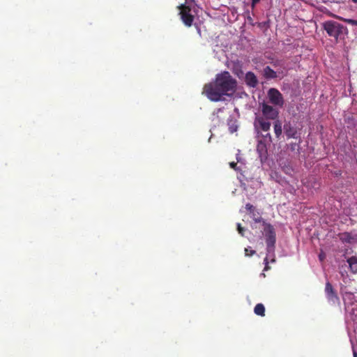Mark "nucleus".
<instances>
[{
	"mask_svg": "<svg viewBox=\"0 0 357 357\" xmlns=\"http://www.w3.org/2000/svg\"><path fill=\"white\" fill-rule=\"evenodd\" d=\"M319 257L321 261L324 260V257L322 255H319Z\"/></svg>",
	"mask_w": 357,
	"mask_h": 357,
	"instance_id": "25",
	"label": "nucleus"
},
{
	"mask_svg": "<svg viewBox=\"0 0 357 357\" xmlns=\"http://www.w3.org/2000/svg\"><path fill=\"white\" fill-rule=\"evenodd\" d=\"M254 312L257 315L264 317L265 315V307L262 303H258L254 308Z\"/></svg>",
	"mask_w": 357,
	"mask_h": 357,
	"instance_id": "13",
	"label": "nucleus"
},
{
	"mask_svg": "<svg viewBox=\"0 0 357 357\" xmlns=\"http://www.w3.org/2000/svg\"><path fill=\"white\" fill-rule=\"evenodd\" d=\"M245 254L246 256H252L254 254H255V251L252 250H249L248 248H245Z\"/></svg>",
	"mask_w": 357,
	"mask_h": 357,
	"instance_id": "19",
	"label": "nucleus"
},
{
	"mask_svg": "<svg viewBox=\"0 0 357 357\" xmlns=\"http://www.w3.org/2000/svg\"><path fill=\"white\" fill-rule=\"evenodd\" d=\"M250 214H251V218L253 219V220L255 222H257V223L265 222L264 221L263 218L261 217L260 213L258 211H252V213Z\"/></svg>",
	"mask_w": 357,
	"mask_h": 357,
	"instance_id": "14",
	"label": "nucleus"
},
{
	"mask_svg": "<svg viewBox=\"0 0 357 357\" xmlns=\"http://www.w3.org/2000/svg\"><path fill=\"white\" fill-rule=\"evenodd\" d=\"M325 293L326 298L329 301L335 303L339 301V297L337 294L336 291L334 289L333 287L329 282H327L326 283Z\"/></svg>",
	"mask_w": 357,
	"mask_h": 357,
	"instance_id": "7",
	"label": "nucleus"
},
{
	"mask_svg": "<svg viewBox=\"0 0 357 357\" xmlns=\"http://www.w3.org/2000/svg\"><path fill=\"white\" fill-rule=\"evenodd\" d=\"M268 96L271 103L274 105L283 107L284 101L282 93L276 89L271 88L268 91Z\"/></svg>",
	"mask_w": 357,
	"mask_h": 357,
	"instance_id": "6",
	"label": "nucleus"
},
{
	"mask_svg": "<svg viewBox=\"0 0 357 357\" xmlns=\"http://www.w3.org/2000/svg\"><path fill=\"white\" fill-rule=\"evenodd\" d=\"M264 263H265V267H264V271H268L270 269V266H268V259L267 257H266L264 259Z\"/></svg>",
	"mask_w": 357,
	"mask_h": 357,
	"instance_id": "22",
	"label": "nucleus"
},
{
	"mask_svg": "<svg viewBox=\"0 0 357 357\" xmlns=\"http://www.w3.org/2000/svg\"><path fill=\"white\" fill-rule=\"evenodd\" d=\"M237 230H238V234L241 236H244V231H245V229L244 227H243L241 226V225L240 223H237Z\"/></svg>",
	"mask_w": 357,
	"mask_h": 357,
	"instance_id": "18",
	"label": "nucleus"
},
{
	"mask_svg": "<svg viewBox=\"0 0 357 357\" xmlns=\"http://www.w3.org/2000/svg\"><path fill=\"white\" fill-rule=\"evenodd\" d=\"M245 79L247 85L250 87H255L258 84L257 78L252 72H248Z\"/></svg>",
	"mask_w": 357,
	"mask_h": 357,
	"instance_id": "9",
	"label": "nucleus"
},
{
	"mask_svg": "<svg viewBox=\"0 0 357 357\" xmlns=\"http://www.w3.org/2000/svg\"><path fill=\"white\" fill-rule=\"evenodd\" d=\"M268 132H265L266 134L264 135L261 134V140L266 144H271L272 143V137Z\"/></svg>",
	"mask_w": 357,
	"mask_h": 357,
	"instance_id": "15",
	"label": "nucleus"
},
{
	"mask_svg": "<svg viewBox=\"0 0 357 357\" xmlns=\"http://www.w3.org/2000/svg\"><path fill=\"white\" fill-rule=\"evenodd\" d=\"M284 132L287 138H296L298 131L296 128L291 125L290 122L284 125Z\"/></svg>",
	"mask_w": 357,
	"mask_h": 357,
	"instance_id": "8",
	"label": "nucleus"
},
{
	"mask_svg": "<svg viewBox=\"0 0 357 357\" xmlns=\"http://www.w3.org/2000/svg\"><path fill=\"white\" fill-rule=\"evenodd\" d=\"M245 208L251 213L252 211H255V207L250 203L245 205Z\"/></svg>",
	"mask_w": 357,
	"mask_h": 357,
	"instance_id": "21",
	"label": "nucleus"
},
{
	"mask_svg": "<svg viewBox=\"0 0 357 357\" xmlns=\"http://www.w3.org/2000/svg\"><path fill=\"white\" fill-rule=\"evenodd\" d=\"M266 143L264 142L262 140H259L257 146V151H264L266 152Z\"/></svg>",
	"mask_w": 357,
	"mask_h": 357,
	"instance_id": "16",
	"label": "nucleus"
},
{
	"mask_svg": "<svg viewBox=\"0 0 357 357\" xmlns=\"http://www.w3.org/2000/svg\"><path fill=\"white\" fill-rule=\"evenodd\" d=\"M264 76L267 79H274L277 77V73L270 66H266L264 69Z\"/></svg>",
	"mask_w": 357,
	"mask_h": 357,
	"instance_id": "12",
	"label": "nucleus"
},
{
	"mask_svg": "<svg viewBox=\"0 0 357 357\" xmlns=\"http://www.w3.org/2000/svg\"><path fill=\"white\" fill-rule=\"evenodd\" d=\"M298 147L299 146L296 143H291L289 144V149L292 151H295L296 149H298Z\"/></svg>",
	"mask_w": 357,
	"mask_h": 357,
	"instance_id": "20",
	"label": "nucleus"
},
{
	"mask_svg": "<svg viewBox=\"0 0 357 357\" xmlns=\"http://www.w3.org/2000/svg\"><path fill=\"white\" fill-rule=\"evenodd\" d=\"M261 0H252V7H255L256 4L260 2Z\"/></svg>",
	"mask_w": 357,
	"mask_h": 357,
	"instance_id": "24",
	"label": "nucleus"
},
{
	"mask_svg": "<svg viewBox=\"0 0 357 357\" xmlns=\"http://www.w3.org/2000/svg\"><path fill=\"white\" fill-rule=\"evenodd\" d=\"M351 271L353 273H357V257L353 256L347 259Z\"/></svg>",
	"mask_w": 357,
	"mask_h": 357,
	"instance_id": "11",
	"label": "nucleus"
},
{
	"mask_svg": "<svg viewBox=\"0 0 357 357\" xmlns=\"http://www.w3.org/2000/svg\"><path fill=\"white\" fill-rule=\"evenodd\" d=\"M236 80L227 71L218 74L214 82L206 84L203 93L211 101L218 102L223 96H231L236 89Z\"/></svg>",
	"mask_w": 357,
	"mask_h": 357,
	"instance_id": "1",
	"label": "nucleus"
},
{
	"mask_svg": "<svg viewBox=\"0 0 357 357\" xmlns=\"http://www.w3.org/2000/svg\"><path fill=\"white\" fill-rule=\"evenodd\" d=\"M341 20H343L344 22H347V24L357 26V20H356L344 19V18H341Z\"/></svg>",
	"mask_w": 357,
	"mask_h": 357,
	"instance_id": "17",
	"label": "nucleus"
},
{
	"mask_svg": "<svg viewBox=\"0 0 357 357\" xmlns=\"http://www.w3.org/2000/svg\"><path fill=\"white\" fill-rule=\"evenodd\" d=\"M180 9L181 18L187 26H191L194 21V15L192 14V10L190 6L181 4L178 6Z\"/></svg>",
	"mask_w": 357,
	"mask_h": 357,
	"instance_id": "5",
	"label": "nucleus"
},
{
	"mask_svg": "<svg viewBox=\"0 0 357 357\" xmlns=\"http://www.w3.org/2000/svg\"><path fill=\"white\" fill-rule=\"evenodd\" d=\"M273 128L275 137L279 139L282 133V123L280 120H275L273 123Z\"/></svg>",
	"mask_w": 357,
	"mask_h": 357,
	"instance_id": "10",
	"label": "nucleus"
},
{
	"mask_svg": "<svg viewBox=\"0 0 357 357\" xmlns=\"http://www.w3.org/2000/svg\"><path fill=\"white\" fill-rule=\"evenodd\" d=\"M354 3H357V0H351Z\"/></svg>",
	"mask_w": 357,
	"mask_h": 357,
	"instance_id": "27",
	"label": "nucleus"
},
{
	"mask_svg": "<svg viewBox=\"0 0 357 357\" xmlns=\"http://www.w3.org/2000/svg\"><path fill=\"white\" fill-rule=\"evenodd\" d=\"M264 231L265 233L266 250L268 252H272L274 251L275 244L276 241V235L275 229L269 223L264 222Z\"/></svg>",
	"mask_w": 357,
	"mask_h": 357,
	"instance_id": "4",
	"label": "nucleus"
},
{
	"mask_svg": "<svg viewBox=\"0 0 357 357\" xmlns=\"http://www.w3.org/2000/svg\"><path fill=\"white\" fill-rule=\"evenodd\" d=\"M354 357H357V352L355 350H353Z\"/></svg>",
	"mask_w": 357,
	"mask_h": 357,
	"instance_id": "26",
	"label": "nucleus"
},
{
	"mask_svg": "<svg viewBox=\"0 0 357 357\" xmlns=\"http://www.w3.org/2000/svg\"><path fill=\"white\" fill-rule=\"evenodd\" d=\"M323 28L329 36L335 39L336 42L347 34V28L336 21H326L323 24Z\"/></svg>",
	"mask_w": 357,
	"mask_h": 357,
	"instance_id": "3",
	"label": "nucleus"
},
{
	"mask_svg": "<svg viewBox=\"0 0 357 357\" xmlns=\"http://www.w3.org/2000/svg\"><path fill=\"white\" fill-rule=\"evenodd\" d=\"M229 165L232 169H236L237 164L236 162H230Z\"/></svg>",
	"mask_w": 357,
	"mask_h": 357,
	"instance_id": "23",
	"label": "nucleus"
},
{
	"mask_svg": "<svg viewBox=\"0 0 357 357\" xmlns=\"http://www.w3.org/2000/svg\"><path fill=\"white\" fill-rule=\"evenodd\" d=\"M261 112L262 115L257 116L254 123L257 133L269 131L271 126L269 120L275 121L279 116L278 110L265 102L261 105Z\"/></svg>",
	"mask_w": 357,
	"mask_h": 357,
	"instance_id": "2",
	"label": "nucleus"
}]
</instances>
